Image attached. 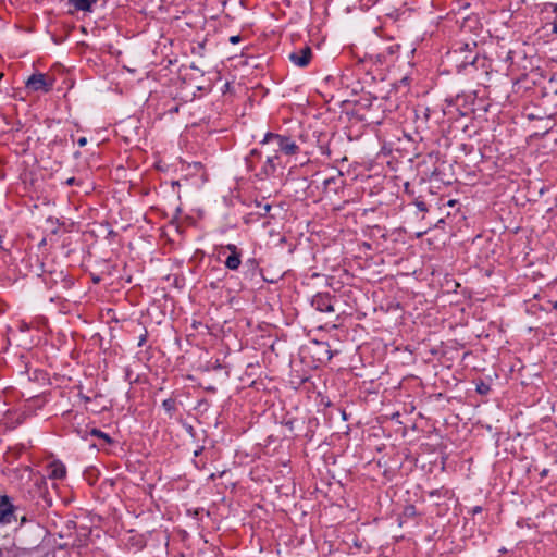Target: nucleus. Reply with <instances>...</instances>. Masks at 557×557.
<instances>
[{
	"label": "nucleus",
	"mask_w": 557,
	"mask_h": 557,
	"mask_svg": "<svg viewBox=\"0 0 557 557\" xmlns=\"http://www.w3.org/2000/svg\"><path fill=\"white\" fill-rule=\"evenodd\" d=\"M246 168L250 172H255V175L259 180H265L276 172L281 165V158L277 153L268 156L265 160H262L261 152L257 149H252L245 159Z\"/></svg>",
	"instance_id": "obj_1"
},
{
	"label": "nucleus",
	"mask_w": 557,
	"mask_h": 557,
	"mask_svg": "<svg viewBox=\"0 0 557 557\" xmlns=\"http://www.w3.org/2000/svg\"><path fill=\"white\" fill-rule=\"evenodd\" d=\"M475 41L457 44V47L448 52V57L456 62L457 71L465 70L468 65H474L478 60Z\"/></svg>",
	"instance_id": "obj_2"
},
{
	"label": "nucleus",
	"mask_w": 557,
	"mask_h": 557,
	"mask_svg": "<svg viewBox=\"0 0 557 557\" xmlns=\"http://www.w3.org/2000/svg\"><path fill=\"white\" fill-rule=\"evenodd\" d=\"M261 145H272L275 153L281 151L287 156L296 154L299 150V147L289 137L274 133H267Z\"/></svg>",
	"instance_id": "obj_3"
},
{
	"label": "nucleus",
	"mask_w": 557,
	"mask_h": 557,
	"mask_svg": "<svg viewBox=\"0 0 557 557\" xmlns=\"http://www.w3.org/2000/svg\"><path fill=\"white\" fill-rule=\"evenodd\" d=\"M53 82L54 81L52 78H49L46 74L35 73L27 78L25 86L27 90L33 92H48L52 89Z\"/></svg>",
	"instance_id": "obj_4"
},
{
	"label": "nucleus",
	"mask_w": 557,
	"mask_h": 557,
	"mask_svg": "<svg viewBox=\"0 0 557 557\" xmlns=\"http://www.w3.org/2000/svg\"><path fill=\"white\" fill-rule=\"evenodd\" d=\"M15 508L9 496L0 495V523H11L16 521Z\"/></svg>",
	"instance_id": "obj_5"
},
{
	"label": "nucleus",
	"mask_w": 557,
	"mask_h": 557,
	"mask_svg": "<svg viewBox=\"0 0 557 557\" xmlns=\"http://www.w3.org/2000/svg\"><path fill=\"white\" fill-rule=\"evenodd\" d=\"M312 307L320 312H334L333 297L329 293H319L312 297Z\"/></svg>",
	"instance_id": "obj_6"
},
{
	"label": "nucleus",
	"mask_w": 557,
	"mask_h": 557,
	"mask_svg": "<svg viewBox=\"0 0 557 557\" xmlns=\"http://www.w3.org/2000/svg\"><path fill=\"white\" fill-rule=\"evenodd\" d=\"M312 50L309 46L302 47L299 51L289 54V60L299 67H306L311 60Z\"/></svg>",
	"instance_id": "obj_7"
},
{
	"label": "nucleus",
	"mask_w": 557,
	"mask_h": 557,
	"mask_svg": "<svg viewBox=\"0 0 557 557\" xmlns=\"http://www.w3.org/2000/svg\"><path fill=\"white\" fill-rule=\"evenodd\" d=\"M49 478L54 480H62L66 475V468L61 461H53L49 465Z\"/></svg>",
	"instance_id": "obj_8"
},
{
	"label": "nucleus",
	"mask_w": 557,
	"mask_h": 557,
	"mask_svg": "<svg viewBox=\"0 0 557 557\" xmlns=\"http://www.w3.org/2000/svg\"><path fill=\"white\" fill-rule=\"evenodd\" d=\"M343 185V174L339 172L336 176L327 177L323 181V186L326 191L336 193Z\"/></svg>",
	"instance_id": "obj_9"
},
{
	"label": "nucleus",
	"mask_w": 557,
	"mask_h": 557,
	"mask_svg": "<svg viewBox=\"0 0 557 557\" xmlns=\"http://www.w3.org/2000/svg\"><path fill=\"white\" fill-rule=\"evenodd\" d=\"M77 11L90 12L96 0H69Z\"/></svg>",
	"instance_id": "obj_10"
},
{
	"label": "nucleus",
	"mask_w": 557,
	"mask_h": 557,
	"mask_svg": "<svg viewBox=\"0 0 557 557\" xmlns=\"http://www.w3.org/2000/svg\"><path fill=\"white\" fill-rule=\"evenodd\" d=\"M242 263V252L236 255H230L224 264L228 270L235 271L239 268Z\"/></svg>",
	"instance_id": "obj_11"
},
{
	"label": "nucleus",
	"mask_w": 557,
	"mask_h": 557,
	"mask_svg": "<svg viewBox=\"0 0 557 557\" xmlns=\"http://www.w3.org/2000/svg\"><path fill=\"white\" fill-rule=\"evenodd\" d=\"M162 407L166 411V413L172 417L176 411V403L173 398H168L162 401Z\"/></svg>",
	"instance_id": "obj_12"
},
{
	"label": "nucleus",
	"mask_w": 557,
	"mask_h": 557,
	"mask_svg": "<svg viewBox=\"0 0 557 557\" xmlns=\"http://www.w3.org/2000/svg\"><path fill=\"white\" fill-rule=\"evenodd\" d=\"M89 434H90L91 436H96V437L102 438V440H103L106 443H108V444H111V443H112V440H111V437L109 436V434H107V433L102 432V431H101V430H99V429H96V428L91 429V430L89 431Z\"/></svg>",
	"instance_id": "obj_13"
},
{
	"label": "nucleus",
	"mask_w": 557,
	"mask_h": 557,
	"mask_svg": "<svg viewBox=\"0 0 557 557\" xmlns=\"http://www.w3.org/2000/svg\"><path fill=\"white\" fill-rule=\"evenodd\" d=\"M476 392L481 395H486L490 392V385L484 382H480L476 385Z\"/></svg>",
	"instance_id": "obj_14"
},
{
	"label": "nucleus",
	"mask_w": 557,
	"mask_h": 557,
	"mask_svg": "<svg viewBox=\"0 0 557 557\" xmlns=\"http://www.w3.org/2000/svg\"><path fill=\"white\" fill-rule=\"evenodd\" d=\"M246 267H248L249 270H251L253 272L258 269L259 263L255 258H250L246 261Z\"/></svg>",
	"instance_id": "obj_15"
},
{
	"label": "nucleus",
	"mask_w": 557,
	"mask_h": 557,
	"mask_svg": "<svg viewBox=\"0 0 557 557\" xmlns=\"http://www.w3.org/2000/svg\"><path fill=\"white\" fill-rule=\"evenodd\" d=\"M223 249L230 251V255L240 253V250L234 244H227L226 246L223 247Z\"/></svg>",
	"instance_id": "obj_16"
},
{
	"label": "nucleus",
	"mask_w": 557,
	"mask_h": 557,
	"mask_svg": "<svg viewBox=\"0 0 557 557\" xmlns=\"http://www.w3.org/2000/svg\"><path fill=\"white\" fill-rule=\"evenodd\" d=\"M258 207L261 209V211H259L260 215H265L271 210V205L269 203H265L263 206L258 205Z\"/></svg>",
	"instance_id": "obj_17"
},
{
	"label": "nucleus",
	"mask_w": 557,
	"mask_h": 557,
	"mask_svg": "<svg viewBox=\"0 0 557 557\" xmlns=\"http://www.w3.org/2000/svg\"><path fill=\"white\" fill-rule=\"evenodd\" d=\"M65 184L69 186L78 184L77 180L75 177H70L65 181Z\"/></svg>",
	"instance_id": "obj_18"
},
{
	"label": "nucleus",
	"mask_w": 557,
	"mask_h": 557,
	"mask_svg": "<svg viewBox=\"0 0 557 557\" xmlns=\"http://www.w3.org/2000/svg\"><path fill=\"white\" fill-rule=\"evenodd\" d=\"M240 40H242V38H240V36H239V35L232 36V37L230 38V41H231L232 44H234V45H235V44H238Z\"/></svg>",
	"instance_id": "obj_19"
},
{
	"label": "nucleus",
	"mask_w": 557,
	"mask_h": 557,
	"mask_svg": "<svg viewBox=\"0 0 557 557\" xmlns=\"http://www.w3.org/2000/svg\"><path fill=\"white\" fill-rule=\"evenodd\" d=\"M86 144H87V138H86V137H81V138L77 140V145H78L79 147H84Z\"/></svg>",
	"instance_id": "obj_20"
},
{
	"label": "nucleus",
	"mask_w": 557,
	"mask_h": 557,
	"mask_svg": "<svg viewBox=\"0 0 557 557\" xmlns=\"http://www.w3.org/2000/svg\"><path fill=\"white\" fill-rule=\"evenodd\" d=\"M482 511V507L480 506H475L473 509H472V512L475 515V513H479Z\"/></svg>",
	"instance_id": "obj_21"
},
{
	"label": "nucleus",
	"mask_w": 557,
	"mask_h": 557,
	"mask_svg": "<svg viewBox=\"0 0 557 557\" xmlns=\"http://www.w3.org/2000/svg\"><path fill=\"white\" fill-rule=\"evenodd\" d=\"M540 474L542 478L546 476L548 474V469H543Z\"/></svg>",
	"instance_id": "obj_22"
},
{
	"label": "nucleus",
	"mask_w": 557,
	"mask_h": 557,
	"mask_svg": "<svg viewBox=\"0 0 557 557\" xmlns=\"http://www.w3.org/2000/svg\"><path fill=\"white\" fill-rule=\"evenodd\" d=\"M146 341V335L141 336L139 342H138V345L141 346Z\"/></svg>",
	"instance_id": "obj_23"
},
{
	"label": "nucleus",
	"mask_w": 557,
	"mask_h": 557,
	"mask_svg": "<svg viewBox=\"0 0 557 557\" xmlns=\"http://www.w3.org/2000/svg\"><path fill=\"white\" fill-rule=\"evenodd\" d=\"M200 451H202V448H199V450H196L195 456H198L200 454Z\"/></svg>",
	"instance_id": "obj_24"
},
{
	"label": "nucleus",
	"mask_w": 557,
	"mask_h": 557,
	"mask_svg": "<svg viewBox=\"0 0 557 557\" xmlns=\"http://www.w3.org/2000/svg\"><path fill=\"white\" fill-rule=\"evenodd\" d=\"M200 451H202V448H199V450H196L195 456H198L200 454Z\"/></svg>",
	"instance_id": "obj_25"
},
{
	"label": "nucleus",
	"mask_w": 557,
	"mask_h": 557,
	"mask_svg": "<svg viewBox=\"0 0 557 557\" xmlns=\"http://www.w3.org/2000/svg\"><path fill=\"white\" fill-rule=\"evenodd\" d=\"M448 205H449V206H454V200H450V201L448 202Z\"/></svg>",
	"instance_id": "obj_26"
},
{
	"label": "nucleus",
	"mask_w": 557,
	"mask_h": 557,
	"mask_svg": "<svg viewBox=\"0 0 557 557\" xmlns=\"http://www.w3.org/2000/svg\"><path fill=\"white\" fill-rule=\"evenodd\" d=\"M21 521H22V522H25V521H26V518H25V517H22V518H21Z\"/></svg>",
	"instance_id": "obj_27"
},
{
	"label": "nucleus",
	"mask_w": 557,
	"mask_h": 557,
	"mask_svg": "<svg viewBox=\"0 0 557 557\" xmlns=\"http://www.w3.org/2000/svg\"><path fill=\"white\" fill-rule=\"evenodd\" d=\"M554 30L557 32V25L554 26Z\"/></svg>",
	"instance_id": "obj_28"
},
{
	"label": "nucleus",
	"mask_w": 557,
	"mask_h": 557,
	"mask_svg": "<svg viewBox=\"0 0 557 557\" xmlns=\"http://www.w3.org/2000/svg\"><path fill=\"white\" fill-rule=\"evenodd\" d=\"M3 77V73H0V79Z\"/></svg>",
	"instance_id": "obj_29"
},
{
	"label": "nucleus",
	"mask_w": 557,
	"mask_h": 557,
	"mask_svg": "<svg viewBox=\"0 0 557 557\" xmlns=\"http://www.w3.org/2000/svg\"><path fill=\"white\" fill-rule=\"evenodd\" d=\"M2 554H3V553H2V550L0 549V557H2Z\"/></svg>",
	"instance_id": "obj_30"
}]
</instances>
